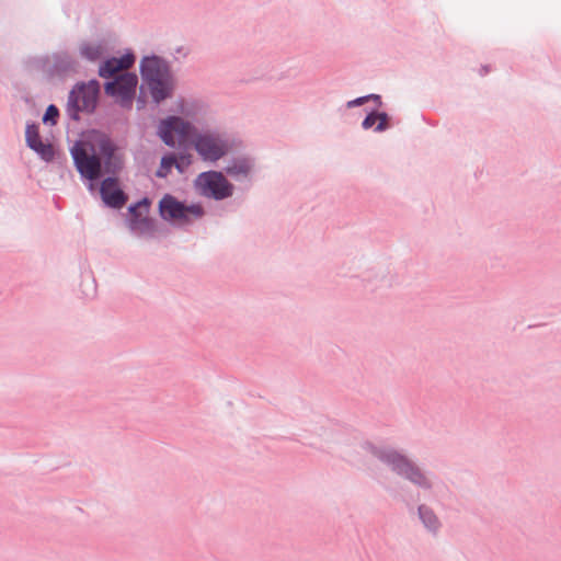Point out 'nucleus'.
I'll return each instance as SVG.
<instances>
[{
	"label": "nucleus",
	"mask_w": 561,
	"mask_h": 561,
	"mask_svg": "<svg viewBox=\"0 0 561 561\" xmlns=\"http://www.w3.org/2000/svg\"><path fill=\"white\" fill-rule=\"evenodd\" d=\"M191 134L192 126L179 117H169L159 126V135L165 145L174 147L192 142L204 160L216 161L228 150L227 144L216 135L203 134L192 137Z\"/></svg>",
	"instance_id": "nucleus-1"
},
{
	"label": "nucleus",
	"mask_w": 561,
	"mask_h": 561,
	"mask_svg": "<svg viewBox=\"0 0 561 561\" xmlns=\"http://www.w3.org/2000/svg\"><path fill=\"white\" fill-rule=\"evenodd\" d=\"M113 153L114 146L110 138L98 133L77 141L71 148V156L78 172L91 181L101 175V157L111 158Z\"/></svg>",
	"instance_id": "nucleus-2"
},
{
	"label": "nucleus",
	"mask_w": 561,
	"mask_h": 561,
	"mask_svg": "<svg viewBox=\"0 0 561 561\" xmlns=\"http://www.w3.org/2000/svg\"><path fill=\"white\" fill-rule=\"evenodd\" d=\"M141 76L154 102L171 96L174 81L169 66L159 57H146L141 61Z\"/></svg>",
	"instance_id": "nucleus-3"
},
{
	"label": "nucleus",
	"mask_w": 561,
	"mask_h": 561,
	"mask_svg": "<svg viewBox=\"0 0 561 561\" xmlns=\"http://www.w3.org/2000/svg\"><path fill=\"white\" fill-rule=\"evenodd\" d=\"M159 211L163 219L178 225H186L204 216V208L199 204L185 205L169 194L159 202Z\"/></svg>",
	"instance_id": "nucleus-4"
},
{
	"label": "nucleus",
	"mask_w": 561,
	"mask_h": 561,
	"mask_svg": "<svg viewBox=\"0 0 561 561\" xmlns=\"http://www.w3.org/2000/svg\"><path fill=\"white\" fill-rule=\"evenodd\" d=\"M100 85L95 80L76 85L68 99V112L71 118L78 119L79 112H92L95 108Z\"/></svg>",
	"instance_id": "nucleus-5"
},
{
	"label": "nucleus",
	"mask_w": 561,
	"mask_h": 561,
	"mask_svg": "<svg viewBox=\"0 0 561 561\" xmlns=\"http://www.w3.org/2000/svg\"><path fill=\"white\" fill-rule=\"evenodd\" d=\"M138 78L134 73H123L113 81L106 82L105 93L114 98L122 107L130 110L136 93Z\"/></svg>",
	"instance_id": "nucleus-6"
},
{
	"label": "nucleus",
	"mask_w": 561,
	"mask_h": 561,
	"mask_svg": "<svg viewBox=\"0 0 561 561\" xmlns=\"http://www.w3.org/2000/svg\"><path fill=\"white\" fill-rule=\"evenodd\" d=\"M197 190L207 197L224 199L232 195L233 186L222 173L208 171L201 173L195 180Z\"/></svg>",
	"instance_id": "nucleus-7"
},
{
	"label": "nucleus",
	"mask_w": 561,
	"mask_h": 561,
	"mask_svg": "<svg viewBox=\"0 0 561 561\" xmlns=\"http://www.w3.org/2000/svg\"><path fill=\"white\" fill-rule=\"evenodd\" d=\"M380 458L390 465L399 474L407 477L413 483L419 485H428L427 479L421 470L397 451L383 450L380 454Z\"/></svg>",
	"instance_id": "nucleus-8"
},
{
	"label": "nucleus",
	"mask_w": 561,
	"mask_h": 561,
	"mask_svg": "<svg viewBox=\"0 0 561 561\" xmlns=\"http://www.w3.org/2000/svg\"><path fill=\"white\" fill-rule=\"evenodd\" d=\"M100 193L103 202L114 208H122L126 203V196L119 188L117 180L107 178L101 183Z\"/></svg>",
	"instance_id": "nucleus-9"
},
{
	"label": "nucleus",
	"mask_w": 561,
	"mask_h": 561,
	"mask_svg": "<svg viewBox=\"0 0 561 561\" xmlns=\"http://www.w3.org/2000/svg\"><path fill=\"white\" fill-rule=\"evenodd\" d=\"M134 61L135 57L131 54H126L119 58H110L101 65L99 73L103 78H111L118 71L130 68Z\"/></svg>",
	"instance_id": "nucleus-10"
},
{
	"label": "nucleus",
	"mask_w": 561,
	"mask_h": 561,
	"mask_svg": "<svg viewBox=\"0 0 561 561\" xmlns=\"http://www.w3.org/2000/svg\"><path fill=\"white\" fill-rule=\"evenodd\" d=\"M25 137L28 147L44 159L49 160L53 157V148L50 145H46L41 140L37 125H28L26 127Z\"/></svg>",
	"instance_id": "nucleus-11"
},
{
	"label": "nucleus",
	"mask_w": 561,
	"mask_h": 561,
	"mask_svg": "<svg viewBox=\"0 0 561 561\" xmlns=\"http://www.w3.org/2000/svg\"><path fill=\"white\" fill-rule=\"evenodd\" d=\"M376 122H378V125L376 127V130L377 131H381L383 129L387 128V114L385 113H380V114H375V113H371L369 114L363 122V127L365 129H368L370 127H373Z\"/></svg>",
	"instance_id": "nucleus-12"
},
{
	"label": "nucleus",
	"mask_w": 561,
	"mask_h": 561,
	"mask_svg": "<svg viewBox=\"0 0 561 561\" xmlns=\"http://www.w3.org/2000/svg\"><path fill=\"white\" fill-rule=\"evenodd\" d=\"M419 513H420V517L421 519L423 520L424 525L431 529V530H436L438 528V520H437V517L435 516V514L424 507V506H421L419 508Z\"/></svg>",
	"instance_id": "nucleus-13"
},
{
	"label": "nucleus",
	"mask_w": 561,
	"mask_h": 561,
	"mask_svg": "<svg viewBox=\"0 0 561 561\" xmlns=\"http://www.w3.org/2000/svg\"><path fill=\"white\" fill-rule=\"evenodd\" d=\"M174 163H175V157H173V156L163 157L161 160L160 167L157 170V176L165 178L170 173L172 167H174Z\"/></svg>",
	"instance_id": "nucleus-14"
},
{
	"label": "nucleus",
	"mask_w": 561,
	"mask_h": 561,
	"mask_svg": "<svg viewBox=\"0 0 561 561\" xmlns=\"http://www.w3.org/2000/svg\"><path fill=\"white\" fill-rule=\"evenodd\" d=\"M250 170H251V165L245 160L236 162L233 165H231L227 169L228 173H230L232 175H239V174L247 175L250 172Z\"/></svg>",
	"instance_id": "nucleus-15"
},
{
	"label": "nucleus",
	"mask_w": 561,
	"mask_h": 561,
	"mask_svg": "<svg viewBox=\"0 0 561 561\" xmlns=\"http://www.w3.org/2000/svg\"><path fill=\"white\" fill-rule=\"evenodd\" d=\"M59 115V111L58 108L55 106V105H49L47 108H46V112L44 114V117H43V122L44 123H51L53 125L56 124V118L58 117Z\"/></svg>",
	"instance_id": "nucleus-16"
},
{
	"label": "nucleus",
	"mask_w": 561,
	"mask_h": 561,
	"mask_svg": "<svg viewBox=\"0 0 561 561\" xmlns=\"http://www.w3.org/2000/svg\"><path fill=\"white\" fill-rule=\"evenodd\" d=\"M81 53L83 56L91 60L99 58L101 54L100 48L94 46H83L81 48Z\"/></svg>",
	"instance_id": "nucleus-17"
},
{
	"label": "nucleus",
	"mask_w": 561,
	"mask_h": 561,
	"mask_svg": "<svg viewBox=\"0 0 561 561\" xmlns=\"http://www.w3.org/2000/svg\"><path fill=\"white\" fill-rule=\"evenodd\" d=\"M191 164V160L187 157H181L180 159L175 158L174 167L179 169L180 172L184 171V168Z\"/></svg>",
	"instance_id": "nucleus-18"
},
{
	"label": "nucleus",
	"mask_w": 561,
	"mask_h": 561,
	"mask_svg": "<svg viewBox=\"0 0 561 561\" xmlns=\"http://www.w3.org/2000/svg\"><path fill=\"white\" fill-rule=\"evenodd\" d=\"M367 99H368L367 96H363V98L355 99V100H353V101H350V102L347 103V106H348V107L359 106V105L364 104V103L366 102V100H367Z\"/></svg>",
	"instance_id": "nucleus-19"
},
{
	"label": "nucleus",
	"mask_w": 561,
	"mask_h": 561,
	"mask_svg": "<svg viewBox=\"0 0 561 561\" xmlns=\"http://www.w3.org/2000/svg\"><path fill=\"white\" fill-rule=\"evenodd\" d=\"M147 208H148V205L146 203H140V204H138L136 206H131L129 208V211L134 214L137 209H145V210H147Z\"/></svg>",
	"instance_id": "nucleus-20"
},
{
	"label": "nucleus",
	"mask_w": 561,
	"mask_h": 561,
	"mask_svg": "<svg viewBox=\"0 0 561 561\" xmlns=\"http://www.w3.org/2000/svg\"><path fill=\"white\" fill-rule=\"evenodd\" d=\"M139 228H140V227H136V226H133V227H131V229H134V230H137V229H139Z\"/></svg>",
	"instance_id": "nucleus-21"
}]
</instances>
